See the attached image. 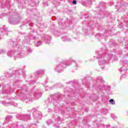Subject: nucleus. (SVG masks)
I'll return each mask as SVG.
<instances>
[{
  "mask_svg": "<svg viewBox=\"0 0 128 128\" xmlns=\"http://www.w3.org/2000/svg\"><path fill=\"white\" fill-rule=\"evenodd\" d=\"M0 36H2V34H0V38H2V37H0Z\"/></svg>",
  "mask_w": 128,
  "mask_h": 128,
  "instance_id": "obj_40",
  "label": "nucleus"
},
{
  "mask_svg": "<svg viewBox=\"0 0 128 128\" xmlns=\"http://www.w3.org/2000/svg\"><path fill=\"white\" fill-rule=\"evenodd\" d=\"M72 62H74V64H75L76 66V61H74V60H72Z\"/></svg>",
  "mask_w": 128,
  "mask_h": 128,
  "instance_id": "obj_35",
  "label": "nucleus"
},
{
  "mask_svg": "<svg viewBox=\"0 0 128 128\" xmlns=\"http://www.w3.org/2000/svg\"><path fill=\"white\" fill-rule=\"evenodd\" d=\"M120 72H122V68L119 70Z\"/></svg>",
  "mask_w": 128,
  "mask_h": 128,
  "instance_id": "obj_33",
  "label": "nucleus"
},
{
  "mask_svg": "<svg viewBox=\"0 0 128 128\" xmlns=\"http://www.w3.org/2000/svg\"><path fill=\"white\" fill-rule=\"evenodd\" d=\"M106 2H100L98 6L99 8H100V10H102L103 8H106Z\"/></svg>",
  "mask_w": 128,
  "mask_h": 128,
  "instance_id": "obj_15",
  "label": "nucleus"
},
{
  "mask_svg": "<svg viewBox=\"0 0 128 128\" xmlns=\"http://www.w3.org/2000/svg\"><path fill=\"white\" fill-rule=\"evenodd\" d=\"M95 38L98 40H100V38H102V36L100 34L98 33L96 35Z\"/></svg>",
  "mask_w": 128,
  "mask_h": 128,
  "instance_id": "obj_16",
  "label": "nucleus"
},
{
  "mask_svg": "<svg viewBox=\"0 0 128 128\" xmlns=\"http://www.w3.org/2000/svg\"><path fill=\"white\" fill-rule=\"evenodd\" d=\"M38 39V32L32 31L30 33L29 38H28L26 37L24 38L22 42L23 44H28V42H30V40H36Z\"/></svg>",
  "mask_w": 128,
  "mask_h": 128,
  "instance_id": "obj_2",
  "label": "nucleus"
},
{
  "mask_svg": "<svg viewBox=\"0 0 128 128\" xmlns=\"http://www.w3.org/2000/svg\"><path fill=\"white\" fill-rule=\"evenodd\" d=\"M16 72H18V70H16Z\"/></svg>",
  "mask_w": 128,
  "mask_h": 128,
  "instance_id": "obj_42",
  "label": "nucleus"
},
{
  "mask_svg": "<svg viewBox=\"0 0 128 128\" xmlns=\"http://www.w3.org/2000/svg\"><path fill=\"white\" fill-rule=\"evenodd\" d=\"M106 64V61L104 60L98 61L100 66H102V64Z\"/></svg>",
  "mask_w": 128,
  "mask_h": 128,
  "instance_id": "obj_18",
  "label": "nucleus"
},
{
  "mask_svg": "<svg viewBox=\"0 0 128 128\" xmlns=\"http://www.w3.org/2000/svg\"><path fill=\"white\" fill-rule=\"evenodd\" d=\"M4 50H0V54H4Z\"/></svg>",
  "mask_w": 128,
  "mask_h": 128,
  "instance_id": "obj_26",
  "label": "nucleus"
},
{
  "mask_svg": "<svg viewBox=\"0 0 128 128\" xmlns=\"http://www.w3.org/2000/svg\"><path fill=\"white\" fill-rule=\"evenodd\" d=\"M97 80H100V82H104L102 77L98 76L97 78Z\"/></svg>",
  "mask_w": 128,
  "mask_h": 128,
  "instance_id": "obj_21",
  "label": "nucleus"
},
{
  "mask_svg": "<svg viewBox=\"0 0 128 128\" xmlns=\"http://www.w3.org/2000/svg\"><path fill=\"white\" fill-rule=\"evenodd\" d=\"M70 62H72V59H70Z\"/></svg>",
  "mask_w": 128,
  "mask_h": 128,
  "instance_id": "obj_39",
  "label": "nucleus"
},
{
  "mask_svg": "<svg viewBox=\"0 0 128 128\" xmlns=\"http://www.w3.org/2000/svg\"><path fill=\"white\" fill-rule=\"evenodd\" d=\"M52 118H54V120L56 122H62V120L60 117L58 116H52Z\"/></svg>",
  "mask_w": 128,
  "mask_h": 128,
  "instance_id": "obj_14",
  "label": "nucleus"
},
{
  "mask_svg": "<svg viewBox=\"0 0 128 128\" xmlns=\"http://www.w3.org/2000/svg\"><path fill=\"white\" fill-rule=\"evenodd\" d=\"M12 44H14V42L12 41Z\"/></svg>",
  "mask_w": 128,
  "mask_h": 128,
  "instance_id": "obj_36",
  "label": "nucleus"
},
{
  "mask_svg": "<svg viewBox=\"0 0 128 128\" xmlns=\"http://www.w3.org/2000/svg\"><path fill=\"white\" fill-rule=\"evenodd\" d=\"M44 74V70H39L38 71H36L34 74L36 76H38V78H42Z\"/></svg>",
  "mask_w": 128,
  "mask_h": 128,
  "instance_id": "obj_10",
  "label": "nucleus"
},
{
  "mask_svg": "<svg viewBox=\"0 0 128 128\" xmlns=\"http://www.w3.org/2000/svg\"><path fill=\"white\" fill-rule=\"evenodd\" d=\"M110 102V104H114V99H110L109 100Z\"/></svg>",
  "mask_w": 128,
  "mask_h": 128,
  "instance_id": "obj_24",
  "label": "nucleus"
},
{
  "mask_svg": "<svg viewBox=\"0 0 128 128\" xmlns=\"http://www.w3.org/2000/svg\"><path fill=\"white\" fill-rule=\"evenodd\" d=\"M48 82V78L46 77V80H45L44 84H46Z\"/></svg>",
  "mask_w": 128,
  "mask_h": 128,
  "instance_id": "obj_25",
  "label": "nucleus"
},
{
  "mask_svg": "<svg viewBox=\"0 0 128 128\" xmlns=\"http://www.w3.org/2000/svg\"><path fill=\"white\" fill-rule=\"evenodd\" d=\"M62 42H70V39L66 36H64V37H62Z\"/></svg>",
  "mask_w": 128,
  "mask_h": 128,
  "instance_id": "obj_17",
  "label": "nucleus"
},
{
  "mask_svg": "<svg viewBox=\"0 0 128 128\" xmlns=\"http://www.w3.org/2000/svg\"><path fill=\"white\" fill-rule=\"evenodd\" d=\"M43 4H44V6H48V4H47L46 2H43Z\"/></svg>",
  "mask_w": 128,
  "mask_h": 128,
  "instance_id": "obj_31",
  "label": "nucleus"
},
{
  "mask_svg": "<svg viewBox=\"0 0 128 128\" xmlns=\"http://www.w3.org/2000/svg\"><path fill=\"white\" fill-rule=\"evenodd\" d=\"M106 56V55L104 54L103 56H102L100 54H98L97 56V58H104V56Z\"/></svg>",
  "mask_w": 128,
  "mask_h": 128,
  "instance_id": "obj_23",
  "label": "nucleus"
},
{
  "mask_svg": "<svg viewBox=\"0 0 128 128\" xmlns=\"http://www.w3.org/2000/svg\"><path fill=\"white\" fill-rule=\"evenodd\" d=\"M16 118H18L19 120H24V122H26L30 120L31 116L30 114H18L16 115Z\"/></svg>",
  "mask_w": 128,
  "mask_h": 128,
  "instance_id": "obj_6",
  "label": "nucleus"
},
{
  "mask_svg": "<svg viewBox=\"0 0 128 128\" xmlns=\"http://www.w3.org/2000/svg\"><path fill=\"white\" fill-rule=\"evenodd\" d=\"M26 50L27 52H28L29 54H30V52H32V49H30V47H26Z\"/></svg>",
  "mask_w": 128,
  "mask_h": 128,
  "instance_id": "obj_19",
  "label": "nucleus"
},
{
  "mask_svg": "<svg viewBox=\"0 0 128 128\" xmlns=\"http://www.w3.org/2000/svg\"><path fill=\"white\" fill-rule=\"evenodd\" d=\"M2 94H4V92H2Z\"/></svg>",
  "mask_w": 128,
  "mask_h": 128,
  "instance_id": "obj_41",
  "label": "nucleus"
},
{
  "mask_svg": "<svg viewBox=\"0 0 128 128\" xmlns=\"http://www.w3.org/2000/svg\"><path fill=\"white\" fill-rule=\"evenodd\" d=\"M2 104H6V106H14V102H8L6 103V101H2L1 102Z\"/></svg>",
  "mask_w": 128,
  "mask_h": 128,
  "instance_id": "obj_13",
  "label": "nucleus"
},
{
  "mask_svg": "<svg viewBox=\"0 0 128 128\" xmlns=\"http://www.w3.org/2000/svg\"><path fill=\"white\" fill-rule=\"evenodd\" d=\"M20 17L18 14H16L9 18V22L12 24H20Z\"/></svg>",
  "mask_w": 128,
  "mask_h": 128,
  "instance_id": "obj_4",
  "label": "nucleus"
},
{
  "mask_svg": "<svg viewBox=\"0 0 128 128\" xmlns=\"http://www.w3.org/2000/svg\"><path fill=\"white\" fill-rule=\"evenodd\" d=\"M66 66H70V64L66 61L60 62V64H58L55 68L56 72H62V69L64 68H66Z\"/></svg>",
  "mask_w": 128,
  "mask_h": 128,
  "instance_id": "obj_3",
  "label": "nucleus"
},
{
  "mask_svg": "<svg viewBox=\"0 0 128 128\" xmlns=\"http://www.w3.org/2000/svg\"><path fill=\"white\" fill-rule=\"evenodd\" d=\"M1 32H2L3 34H8V28L6 27V26H2Z\"/></svg>",
  "mask_w": 128,
  "mask_h": 128,
  "instance_id": "obj_11",
  "label": "nucleus"
},
{
  "mask_svg": "<svg viewBox=\"0 0 128 128\" xmlns=\"http://www.w3.org/2000/svg\"><path fill=\"white\" fill-rule=\"evenodd\" d=\"M4 18V14H0V18Z\"/></svg>",
  "mask_w": 128,
  "mask_h": 128,
  "instance_id": "obj_29",
  "label": "nucleus"
},
{
  "mask_svg": "<svg viewBox=\"0 0 128 128\" xmlns=\"http://www.w3.org/2000/svg\"><path fill=\"white\" fill-rule=\"evenodd\" d=\"M30 112H33V116L36 120H38L42 118V113L40 111H36V108H33L30 110Z\"/></svg>",
  "mask_w": 128,
  "mask_h": 128,
  "instance_id": "obj_7",
  "label": "nucleus"
},
{
  "mask_svg": "<svg viewBox=\"0 0 128 128\" xmlns=\"http://www.w3.org/2000/svg\"><path fill=\"white\" fill-rule=\"evenodd\" d=\"M42 36V40H44V42H45L46 44H50V40H52V38H50V36L43 34Z\"/></svg>",
  "mask_w": 128,
  "mask_h": 128,
  "instance_id": "obj_9",
  "label": "nucleus"
},
{
  "mask_svg": "<svg viewBox=\"0 0 128 128\" xmlns=\"http://www.w3.org/2000/svg\"><path fill=\"white\" fill-rule=\"evenodd\" d=\"M54 126H56V128H60V126H56V124H54Z\"/></svg>",
  "mask_w": 128,
  "mask_h": 128,
  "instance_id": "obj_32",
  "label": "nucleus"
},
{
  "mask_svg": "<svg viewBox=\"0 0 128 128\" xmlns=\"http://www.w3.org/2000/svg\"><path fill=\"white\" fill-rule=\"evenodd\" d=\"M48 112H52V110L50 108H48Z\"/></svg>",
  "mask_w": 128,
  "mask_h": 128,
  "instance_id": "obj_30",
  "label": "nucleus"
},
{
  "mask_svg": "<svg viewBox=\"0 0 128 128\" xmlns=\"http://www.w3.org/2000/svg\"><path fill=\"white\" fill-rule=\"evenodd\" d=\"M10 76H12V75L10 76Z\"/></svg>",
  "mask_w": 128,
  "mask_h": 128,
  "instance_id": "obj_44",
  "label": "nucleus"
},
{
  "mask_svg": "<svg viewBox=\"0 0 128 128\" xmlns=\"http://www.w3.org/2000/svg\"><path fill=\"white\" fill-rule=\"evenodd\" d=\"M42 41H39L37 42V44L35 45V46H42Z\"/></svg>",
  "mask_w": 128,
  "mask_h": 128,
  "instance_id": "obj_22",
  "label": "nucleus"
},
{
  "mask_svg": "<svg viewBox=\"0 0 128 128\" xmlns=\"http://www.w3.org/2000/svg\"><path fill=\"white\" fill-rule=\"evenodd\" d=\"M8 56L11 58V56H14V58H24L22 54L18 52H14V50L8 51L7 53Z\"/></svg>",
  "mask_w": 128,
  "mask_h": 128,
  "instance_id": "obj_5",
  "label": "nucleus"
},
{
  "mask_svg": "<svg viewBox=\"0 0 128 128\" xmlns=\"http://www.w3.org/2000/svg\"><path fill=\"white\" fill-rule=\"evenodd\" d=\"M33 82H32V84H36V81L34 80V81H32Z\"/></svg>",
  "mask_w": 128,
  "mask_h": 128,
  "instance_id": "obj_37",
  "label": "nucleus"
},
{
  "mask_svg": "<svg viewBox=\"0 0 128 128\" xmlns=\"http://www.w3.org/2000/svg\"><path fill=\"white\" fill-rule=\"evenodd\" d=\"M111 118H116V116L112 114H111Z\"/></svg>",
  "mask_w": 128,
  "mask_h": 128,
  "instance_id": "obj_28",
  "label": "nucleus"
},
{
  "mask_svg": "<svg viewBox=\"0 0 128 128\" xmlns=\"http://www.w3.org/2000/svg\"><path fill=\"white\" fill-rule=\"evenodd\" d=\"M26 24H30V20H26Z\"/></svg>",
  "mask_w": 128,
  "mask_h": 128,
  "instance_id": "obj_34",
  "label": "nucleus"
},
{
  "mask_svg": "<svg viewBox=\"0 0 128 128\" xmlns=\"http://www.w3.org/2000/svg\"><path fill=\"white\" fill-rule=\"evenodd\" d=\"M102 88H106V86L105 85H103V86H102Z\"/></svg>",
  "mask_w": 128,
  "mask_h": 128,
  "instance_id": "obj_38",
  "label": "nucleus"
},
{
  "mask_svg": "<svg viewBox=\"0 0 128 128\" xmlns=\"http://www.w3.org/2000/svg\"><path fill=\"white\" fill-rule=\"evenodd\" d=\"M2 80V79H1Z\"/></svg>",
  "mask_w": 128,
  "mask_h": 128,
  "instance_id": "obj_46",
  "label": "nucleus"
},
{
  "mask_svg": "<svg viewBox=\"0 0 128 128\" xmlns=\"http://www.w3.org/2000/svg\"><path fill=\"white\" fill-rule=\"evenodd\" d=\"M58 100H60V98L56 95H54L52 96L49 98L48 100L49 104H54Z\"/></svg>",
  "mask_w": 128,
  "mask_h": 128,
  "instance_id": "obj_8",
  "label": "nucleus"
},
{
  "mask_svg": "<svg viewBox=\"0 0 128 128\" xmlns=\"http://www.w3.org/2000/svg\"><path fill=\"white\" fill-rule=\"evenodd\" d=\"M46 124L48 126H50L52 124V120L50 119L46 122Z\"/></svg>",
  "mask_w": 128,
  "mask_h": 128,
  "instance_id": "obj_20",
  "label": "nucleus"
},
{
  "mask_svg": "<svg viewBox=\"0 0 128 128\" xmlns=\"http://www.w3.org/2000/svg\"><path fill=\"white\" fill-rule=\"evenodd\" d=\"M40 96H42V92L36 91L30 95H26V97H24V102L26 104L28 102H34V100H38Z\"/></svg>",
  "mask_w": 128,
  "mask_h": 128,
  "instance_id": "obj_1",
  "label": "nucleus"
},
{
  "mask_svg": "<svg viewBox=\"0 0 128 128\" xmlns=\"http://www.w3.org/2000/svg\"><path fill=\"white\" fill-rule=\"evenodd\" d=\"M0 86H2V85L0 84Z\"/></svg>",
  "mask_w": 128,
  "mask_h": 128,
  "instance_id": "obj_43",
  "label": "nucleus"
},
{
  "mask_svg": "<svg viewBox=\"0 0 128 128\" xmlns=\"http://www.w3.org/2000/svg\"><path fill=\"white\" fill-rule=\"evenodd\" d=\"M0 78H2V77H0Z\"/></svg>",
  "mask_w": 128,
  "mask_h": 128,
  "instance_id": "obj_45",
  "label": "nucleus"
},
{
  "mask_svg": "<svg viewBox=\"0 0 128 128\" xmlns=\"http://www.w3.org/2000/svg\"><path fill=\"white\" fill-rule=\"evenodd\" d=\"M10 120H12V116H8L6 118V120H4V123L3 124H8V122H10Z\"/></svg>",
  "mask_w": 128,
  "mask_h": 128,
  "instance_id": "obj_12",
  "label": "nucleus"
},
{
  "mask_svg": "<svg viewBox=\"0 0 128 128\" xmlns=\"http://www.w3.org/2000/svg\"><path fill=\"white\" fill-rule=\"evenodd\" d=\"M72 4H76V0H74L72 2Z\"/></svg>",
  "mask_w": 128,
  "mask_h": 128,
  "instance_id": "obj_27",
  "label": "nucleus"
}]
</instances>
